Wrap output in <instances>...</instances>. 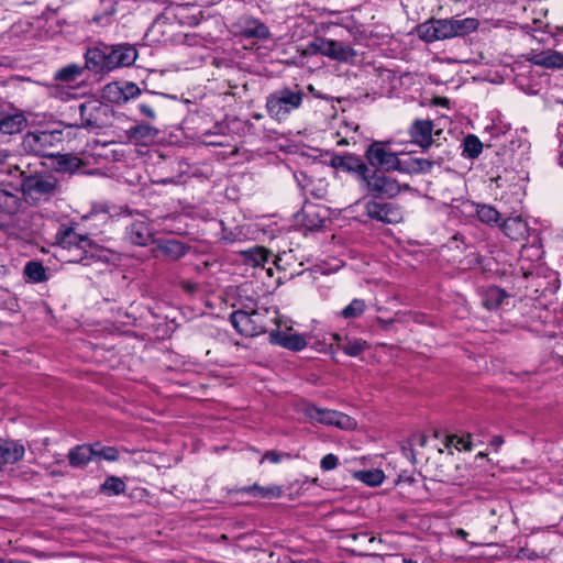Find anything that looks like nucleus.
Masks as SVG:
<instances>
[{
	"instance_id": "6",
	"label": "nucleus",
	"mask_w": 563,
	"mask_h": 563,
	"mask_svg": "<svg viewBox=\"0 0 563 563\" xmlns=\"http://www.w3.org/2000/svg\"><path fill=\"white\" fill-rule=\"evenodd\" d=\"M306 51L310 55L325 56L339 63H353L357 56L356 51L351 45L321 36L309 42Z\"/></svg>"
},
{
	"instance_id": "45",
	"label": "nucleus",
	"mask_w": 563,
	"mask_h": 563,
	"mask_svg": "<svg viewBox=\"0 0 563 563\" xmlns=\"http://www.w3.org/2000/svg\"><path fill=\"white\" fill-rule=\"evenodd\" d=\"M81 167L80 158L71 155H63L57 161V170L73 174Z\"/></svg>"
},
{
	"instance_id": "2",
	"label": "nucleus",
	"mask_w": 563,
	"mask_h": 563,
	"mask_svg": "<svg viewBox=\"0 0 563 563\" xmlns=\"http://www.w3.org/2000/svg\"><path fill=\"white\" fill-rule=\"evenodd\" d=\"M519 287H525V292L516 295L520 298H529L537 301L539 306H547L549 298L560 288V279L556 272H553L541 264L533 269L522 272L518 278Z\"/></svg>"
},
{
	"instance_id": "41",
	"label": "nucleus",
	"mask_w": 563,
	"mask_h": 563,
	"mask_svg": "<svg viewBox=\"0 0 563 563\" xmlns=\"http://www.w3.org/2000/svg\"><path fill=\"white\" fill-rule=\"evenodd\" d=\"M100 490L107 496H118L125 492V484L117 476H109L101 485Z\"/></svg>"
},
{
	"instance_id": "9",
	"label": "nucleus",
	"mask_w": 563,
	"mask_h": 563,
	"mask_svg": "<svg viewBox=\"0 0 563 563\" xmlns=\"http://www.w3.org/2000/svg\"><path fill=\"white\" fill-rule=\"evenodd\" d=\"M362 185L367 195L375 199H390L401 191L400 184L383 170L368 169V174L363 178Z\"/></svg>"
},
{
	"instance_id": "60",
	"label": "nucleus",
	"mask_w": 563,
	"mask_h": 563,
	"mask_svg": "<svg viewBox=\"0 0 563 563\" xmlns=\"http://www.w3.org/2000/svg\"><path fill=\"white\" fill-rule=\"evenodd\" d=\"M0 563H29L27 561L22 560H12V559H2L0 558Z\"/></svg>"
},
{
	"instance_id": "35",
	"label": "nucleus",
	"mask_w": 563,
	"mask_h": 563,
	"mask_svg": "<svg viewBox=\"0 0 563 563\" xmlns=\"http://www.w3.org/2000/svg\"><path fill=\"white\" fill-rule=\"evenodd\" d=\"M541 255V246L537 245L534 242L531 245H522L519 257L521 272L533 269L538 264L530 263L525 265V263L531 261L532 258L540 260Z\"/></svg>"
},
{
	"instance_id": "53",
	"label": "nucleus",
	"mask_w": 563,
	"mask_h": 563,
	"mask_svg": "<svg viewBox=\"0 0 563 563\" xmlns=\"http://www.w3.org/2000/svg\"><path fill=\"white\" fill-rule=\"evenodd\" d=\"M133 132L137 137H154L158 133L155 128L145 124L136 125Z\"/></svg>"
},
{
	"instance_id": "18",
	"label": "nucleus",
	"mask_w": 563,
	"mask_h": 563,
	"mask_svg": "<svg viewBox=\"0 0 563 563\" xmlns=\"http://www.w3.org/2000/svg\"><path fill=\"white\" fill-rule=\"evenodd\" d=\"M297 222L307 230L313 231L323 227L325 210L313 203H305L300 212L296 214Z\"/></svg>"
},
{
	"instance_id": "12",
	"label": "nucleus",
	"mask_w": 563,
	"mask_h": 563,
	"mask_svg": "<svg viewBox=\"0 0 563 563\" xmlns=\"http://www.w3.org/2000/svg\"><path fill=\"white\" fill-rule=\"evenodd\" d=\"M155 230L151 220L144 214L130 217L124 224V241L134 246H146L154 242Z\"/></svg>"
},
{
	"instance_id": "16",
	"label": "nucleus",
	"mask_w": 563,
	"mask_h": 563,
	"mask_svg": "<svg viewBox=\"0 0 563 563\" xmlns=\"http://www.w3.org/2000/svg\"><path fill=\"white\" fill-rule=\"evenodd\" d=\"M365 213L372 220L384 223H399L402 220L401 209L391 202L368 200L365 203Z\"/></svg>"
},
{
	"instance_id": "38",
	"label": "nucleus",
	"mask_w": 563,
	"mask_h": 563,
	"mask_svg": "<svg viewBox=\"0 0 563 563\" xmlns=\"http://www.w3.org/2000/svg\"><path fill=\"white\" fill-rule=\"evenodd\" d=\"M462 146H463V151H462L463 157L471 158V159L477 158L481 155L482 150H483V143L474 134L466 135L463 140Z\"/></svg>"
},
{
	"instance_id": "64",
	"label": "nucleus",
	"mask_w": 563,
	"mask_h": 563,
	"mask_svg": "<svg viewBox=\"0 0 563 563\" xmlns=\"http://www.w3.org/2000/svg\"><path fill=\"white\" fill-rule=\"evenodd\" d=\"M559 313L560 317H555V319H558L559 321H563V305L561 306Z\"/></svg>"
},
{
	"instance_id": "15",
	"label": "nucleus",
	"mask_w": 563,
	"mask_h": 563,
	"mask_svg": "<svg viewBox=\"0 0 563 563\" xmlns=\"http://www.w3.org/2000/svg\"><path fill=\"white\" fill-rule=\"evenodd\" d=\"M57 140L55 132L51 131H34L29 132L23 137V148L36 156H52L51 148Z\"/></svg>"
},
{
	"instance_id": "10",
	"label": "nucleus",
	"mask_w": 563,
	"mask_h": 563,
	"mask_svg": "<svg viewBox=\"0 0 563 563\" xmlns=\"http://www.w3.org/2000/svg\"><path fill=\"white\" fill-rule=\"evenodd\" d=\"M365 158L375 170L400 172L402 158L393 152L388 142L374 141L365 151Z\"/></svg>"
},
{
	"instance_id": "49",
	"label": "nucleus",
	"mask_w": 563,
	"mask_h": 563,
	"mask_svg": "<svg viewBox=\"0 0 563 563\" xmlns=\"http://www.w3.org/2000/svg\"><path fill=\"white\" fill-rule=\"evenodd\" d=\"M448 445H453L459 451H470L472 449L471 435H452L449 438Z\"/></svg>"
},
{
	"instance_id": "63",
	"label": "nucleus",
	"mask_w": 563,
	"mask_h": 563,
	"mask_svg": "<svg viewBox=\"0 0 563 563\" xmlns=\"http://www.w3.org/2000/svg\"><path fill=\"white\" fill-rule=\"evenodd\" d=\"M417 441L419 442V444H420L421 446H423V445L426 444V438H424L423 435H419V437L417 438Z\"/></svg>"
},
{
	"instance_id": "21",
	"label": "nucleus",
	"mask_w": 563,
	"mask_h": 563,
	"mask_svg": "<svg viewBox=\"0 0 563 563\" xmlns=\"http://www.w3.org/2000/svg\"><path fill=\"white\" fill-rule=\"evenodd\" d=\"M269 342L295 352L302 351L308 345L305 335L286 333L279 330H272L269 332Z\"/></svg>"
},
{
	"instance_id": "37",
	"label": "nucleus",
	"mask_w": 563,
	"mask_h": 563,
	"mask_svg": "<svg viewBox=\"0 0 563 563\" xmlns=\"http://www.w3.org/2000/svg\"><path fill=\"white\" fill-rule=\"evenodd\" d=\"M534 63L547 68H563V54L555 51L542 52L534 56Z\"/></svg>"
},
{
	"instance_id": "34",
	"label": "nucleus",
	"mask_w": 563,
	"mask_h": 563,
	"mask_svg": "<svg viewBox=\"0 0 563 563\" xmlns=\"http://www.w3.org/2000/svg\"><path fill=\"white\" fill-rule=\"evenodd\" d=\"M451 23H452V27H453V31H452L453 37L464 36L470 33H473L479 26V22L475 18H464V19L451 18Z\"/></svg>"
},
{
	"instance_id": "27",
	"label": "nucleus",
	"mask_w": 563,
	"mask_h": 563,
	"mask_svg": "<svg viewBox=\"0 0 563 563\" xmlns=\"http://www.w3.org/2000/svg\"><path fill=\"white\" fill-rule=\"evenodd\" d=\"M24 446L14 441L0 439V467L19 462L24 455Z\"/></svg>"
},
{
	"instance_id": "57",
	"label": "nucleus",
	"mask_w": 563,
	"mask_h": 563,
	"mask_svg": "<svg viewBox=\"0 0 563 563\" xmlns=\"http://www.w3.org/2000/svg\"><path fill=\"white\" fill-rule=\"evenodd\" d=\"M139 110L142 114H144L145 117L150 118V119H154L155 118V112L154 110L152 109L151 106L146 104V103H140L139 104Z\"/></svg>"
},
{
	"instance_id": "19",
	"label": "nucleus",
	"mask_w": 563,
	"mask_h": 563,
	"mask_svg": "<svg viewBox=\"0 0 563 563\" xmlns=\"http://www.w3.org/2000/svg\"><path fill=\"white\" fill-rule=\"evenodd\" d=\"M432 131H433V123L430 120H422V119H416L409 130V136L411 139V142L418 146H420L422 150H427L432 144Z\"/></svg>"
},
{
	"instance_id": "55",
	"label": "nucleus",
	"mask_w": 563,
	"mask_h": 563,
	"mask_svg": "<svg viewBox=\"0 0 563 563\" xmlns=\"http://www.w3.org/2000/svg\"><path fill=\"white\" fill-rule=\"evenodd\" d=\"M556 137L559 140V145H558L559 164L563 167V124H560L558 126Z\"/></svg>"
},
{
	"instance_id": "3",
	"label": "nucleus",
	"mask_w": 563,
	"mask_h": 563,
	"mask_svg": "<svg viewBox=\"0 0 563 563\" xmlns=\"http://www.w3.org/2000/svg\"><path fill=\"white\" fill-rule=\"evenodd\" d=\"M86 66L95 73L110 71L119 67L131 66L136 57V49L130 44L98 45L86 54Z\"/></svg>"
},
{
	"instance_id": "43",
	"label": "nucleus",
	"mask_w": 563,
	"mask_h": 563,
	"mask_svg": "<svg viewBox=\"0 0 563 563\" xmlns=\"http://www.w3.org/2000/svg\"><path fill=\"white\" fill-rule=\"evenodd\" d=\"M366 309V303L363 299H353L345 308L340 312V316L344 319H355L361 317Z\"/></svg>"
},
{
	"instance_id": "31",
	"label": "nucleus",
	"mask_w": 563,
	"mask_h": 563,
	"mask_svg": "<svg viewBox=\"0 0 563 563\" xmlns=\"http://www.w3.org/2000/svg\"><path fill=\"white\" fill-rule=\"evenodd\" d=\"M118 2L119 0H100V11L92 16L91 22L101 26L110 24L117 13Z\"/></svg>"
},
{
	"instance_id": "47",
	"label": "nucleus",
	"mask_w": 563,
	"mask_h": 563,
	"mask_svg": "<svg viewBox=\"0 0 563 563\" xmlns=\"http://www.w3.org/2000/svg\"><path fill=\"white\" fill-rule=\"evenodd\" d=\"M81 73V67L73 64L59 69L56 73L55 78L64 82H73L80 77Z\"/></svg>"
},
{
	"instance_id": "48",
	"label": "nucleus",
	"mask_w": 563,
	"mask_h": 563,
	"mask_svg": "<svg viewBox=\"0 0 563 563\" xmlns=\"http://www.w3.org/2000/svg\"><path fill=\"white\" fill-rule=\"evenodd\" d=\"M103 97L114 103H124V97L119 82H110L103 88Z\"/></svg>"
},
{
	"instance_id": "50",
	"label": "nucleus",
	"mask_w": 563,
	"mask_h": 563,
	"mask_svg": "<svg viewBox=\"0 0 563 563\" xmlns=\"http://www.w3.org/2000/svg\"><path fill=\"white\" fill-rule=\"evenodd\" d=\"M269 257L271 253L263 247H256L251 252V258L256 266L264 265L266 262H268Z\"/></svg>"
},
{
	"instance_id": "28",
	"label": "nucleus",
	"mask_w": 563,
	"mask_h": 563,
	"mask_svg": "<svg viewBox=\"0 0 563 563\" xmlns=\"http://www.w3.org/2000/svg\"><path fill=\"white\" fill-rule=\"evenodd\" d=\"M240 493L249 494L256 498L263 499H276L283 496L284 490L282 486L278 485H267L261 486L258 484H253L250 486H244L239 489Z\"/></svg>"
},
{
	"instance_id": "29",
	"label": "nucleus",
	"mask_w": 563,
	"mask_h": 563,
	"mask_svg": "<svg viewBox=\"0 0 563 563\" xmlns=\"http://www.w3.org/2000/svg\"><path fill=\"white\" fill-rule=\"evenodd\" d=\"M434 161H428L427 158H418L406 156L402 158L400 173L404 174H420L429 173L434 167Z\"/></svg>"
},
{
	"instance_id": "5",
	"label": "nucleus",
	"mask_w": 563,
	"mask_h": 563,
	"mask_svg": "<svg viewBox=\"0 0 563 563\" xmlns=\"http://www.w3.org/2000/svg\"><path fill=\"white\" fill-rule=\"evenodd\" d=\"M305 92L298 86L283 87L266 97L265 109L271 119L285 122L303 102Z\"/></svg>"
},
{
	"instance_id": "33",
	"label": "nucleus",
	"mask_w": 563,
	"mask_h": 563,
	"mask_svg": "<svg viewBox=\"0 0 563 563\" xmlns=\"http://www.w3.org/2000/svg\"><path fill=\"white\" fill-rule=\"evenodd\" d=\"M369 166L358 156L345 154L343 170L354 173L362 183L363 178L368 174Z\"/></svg>"
},
{
	"instance_id": "52",
	"label": "nucleus",
	"mask_w": 563,
	"mask_h": 563,
	"mask_svg": "<svg viewBox=\"0 0 563 563\" xmlns=\"http://www.w3.org/2000/svg\"><path fill=\"white\" fill-rule=\"evenodd\" d=\"M338 465L339 459L332 453L325 454L320 462V467L325 472L334 470Z\"/></svg>"
},
{
	"instance_id": "36",
	"label": "nucleus",
	"mask_w": 563,
	"mask_h": 563,
	"mask_svg": "<svg viewBox=\"0 0 563 563\" xmlns=\"http://www.w3.org/2000/svg\"><path fill=\"white\" fill-rule=\"evenodd\" d=\"M525 196L523 187L519 184H511L507 190H503L499 195L500 201L509 205L512 209L519 206Z\"/></svg>"
},
{
	"instance_id": "24",
	"label": "nucleus",
	"mask_w": 563,
	"mask_h": 563,
	"mask_svg": "<svg viewBox=\"0 0 563 563\" xmlns=\"http://www.w3.org/2000/svg\"><path fill=\"white\" fill-rule=\"evenodd\" d=\"M154 243L156 250L172 261H177L189 252L188 245L175 239H157Z\"/></svg>"
},
{
	"instance_id": "25",
	"label": "nucleus",
	"mask_w": 563,
	"mask_h": 563,
	"mask_svg": "<svg viewBox=\"0 0 563 563\" xmlns=\"http://www.w3.org/2000/svg\"><path fill=\"white\" fill-rule=\"evenodd\" d=\"M25 122V117L22 113L0 110V134L11 135L19 133L24 128Z\"/></svg>"
},
{
	"instance_id": "8",
	"label": "nucleus",
	"mask_w": 563,
	"mask_h": 563,
	"mask_svg": "<svg viewBox=\"0 0 563 563\" xmlns=\"http://www.w3.org/2000/svg\"><path fill=\"white\" fill-rule=\"evenodd\" d=\"M21 189L25 200L40 203L49 200L57 190V180L53 175L35 174L22 178Z\"/></svg>"
},
{
	"instance_id": "42",
	"label": "nucleus",
	"mask_w": 563,
	"mask_h": 563,
	"mask_svg": "<svg viewBox=\"0 0 563 563\" xmlns=\"http://www.w3.org/2000/svg\"><path fill=\"white\" fill-rule=\"evenodd\" d=\"M476 214L481 222L489 225L497 224L500 219V213L488 205H477Z\"/></svg>"
},
{
	"instance_id": "56",
	"label": "nucleus",
	"mask_w": 563,
	"mask_h": 563,
	"mask_svg": "<svg viewBox=\"0 0 563 563\" xmlns=\"http://www.w3.org/2000/svg\"><path fill=\"white\" fill-rule=\"evenodd\" d=\"M448 157V153L445 151H442L440 154H435L434 152H432L428 157L427 159L428 161H434V166H441L445 158Z\"/></svg>"
},
{
	"instance_id": "20",
	"label": "nucleus",
	"mask_w": 563,
	"mask_h": 563,
	"mask_svg": "<svg viewBox=\"0 0 563 563\" xmlns=\"http://www.w3.org/2000/svg\"><path fill=\"white\" fill-rule=\"evenodd\" d=\"M511 126L508 122L505 121L504 117L497 114L492 119V122L484 128V135H487L486 139L488 147H501L505 143L501 142V139L507 136L510 132Z\"/></svg>"
},
{
	"instance_id": "11",
	"label": "nucleus",
	"mask_w": 563,
	"mask_h": 563,
	"mask_svg": "<svg viewBox=\"0 0 563 563\" xmlns=\"http://www.w3.org/2000/svg\"><path fill=\"white\" fill-rule=\"evenodd\" d=\"M76 111L80 118V122L77 125L86 129H103L111 122V109L98 100L81 102Z\"/></svg>"
},
{
	"instance_id": "46",
	"label": "nucleus",
	"mask_w": 563,
	"mask_h": 563,
	"mask_svg": "<svg viewBox=\"0 0 563 563\" xmlns=\"http://www.w3.org/2000/svg\"><path fill=\"white\" fill-rule=\"evenodd\" d=\"M93 449V459L106 460L109 462L117 461L119 459V451L113 446H102L100 443L91 444Z\"/></svg>"
},
{
	"instance_id": "54",
	"label": "nucleus",
	"mask_w": 563,
	"mask_h": 563,
	"mask_svg": "<svg viewBox=\"0 0 563 563\" xmlns=\"http://www.w3.org/2000/svg\"><path fill=\"white\" fill-rule=\"evenodd\" d=\"M283 456H289V455L278 453L277 451H274V450L266 451L261 460V463H263L264 461H268L271 463L277 464L282 461Z\"/></svg>"
},
{
	"instance_id": "4",
	"label": "nucleus",
	"mask_w": 563,
	"mask_h": 563,
	"mask_svg": "<svg viewBox=\"0 0 563 563\" xmlns=\"http://www.w3.org/2000/svg\"><path fill=\"white\" fill-rule=\"evenodd\" d=\"M268 308H258L254 302L243 305L242 308L230 314V321L233 328L241 335L256 336L268 330L269 323L275 321V316L268 318Z\"/></svg>"
},
{
	"instance_id": "17",
	"label": "nucleus",
	"mask_w": 563,
	"mask_h": 563,
	"mask_svg": "<svg viewBox=\"0 0 563 563\" xmlns=\"http://www.w3.org/2000/svg\"><path fill=\"white\" fill-rule=\"evenodd\" d=\"M236 27L239 34L245 38L266 41L272 36L268 26L264 22L250 15L241 16Z\"/></svg>"
},
{
	"instance_id": "7",
	"label": "nucleus",
	"mask_w": 563,
	"mask_h": 563,
	"mask_svg": "<svg viewBox=\"0 0 563 563\" xmlns=\"http://www.w3.org/2000/svg\"><path fill=\"white\" fill-rule=\"evenodd\" d=\"M301 413L310 423H319L328 427H335L341 430H354L356 421L338 410L321 408L311 402L303 404Z\"/></svg>"
},
{
	"instance_id": "14",
	"label": "nucleus",
	"mask_w": 563,
	"mask_h": 563,
	"mask_svg": "<svg viewBox=\"0 0 563 563\" xmlns=\"http://www.w3.org/2000/svg\"><path fill=\"white\" fill-rule=\"evenodd\" d=\"M451 19H431L417 26L420 40L432 43L453 37Z\"/></svg>"
},
{
	"instance_id": "61",
	"label": "nucleus",
	"mask_w": 563,
	"mask_h": 563,
	"mask_svg": "<svg viewBox=\"0 0 563 563\" xmlns=\"http://www.w3.org/2000/svg\"><path fill=\"white\" fill-rule=\"evenodd\" d=\"M456 536H459L462 539H465L467 537V532L465 530H463V529H457L456 530Z\"/></svg>"
},
{
	"instance_id": "1",
	"label": "nucleus",
	"mask_w": 563,
	"mask_h": 563,
	"mask_svg": "<svg viewBox=\"0 0 563 563\" xmlns=\"http://www.w3.org/2000/svg\"><path fill=\"white\" fill-rule=\"evenodd\" d=\"M55 243L69 254L68 262L90 265L103 258L102 247L88 234L78 233L74 225H59L55 234Z\"/></svg>"
},
{
	"instance_id": "40",
	"label": "nucleus",
	"mask_w": 563,
	"mask_h": 563,
	"mask_svg": "<svg viewBox=\"0 0 563 563\" xmlns=\"http://www.w3.org/2000/svg\"><path fill=\"white\" fill-rule=\"evenodd\" d=\"M354 477L368 486H378L383 483L385 475L380 470L358 471Z\"/></svg>"
},
{
	"instance_id": "32",
	"label": "nucleus",
	"mask_w": 563,
	"mask_h": 563,
	"mask_svg": "<svg viewBox=\"0 0 563 563\" xmlns=\"http://www.w3.org/2000/svg\"><path fill=\"white\" fill-rule=\"evenodd\" d=\"M118 2L119 0H100V11L92 16L91 22L101 26L110 24L117 13Z\"/></svg>"
},
{
	"instance_id": "22",
	"label": "nucleus",
	"mask_w": 563,
	"mask_h": 563,
	"mask_svg": "<svg viewBox=\"0 0 563 563\" xmlns=\"http://www.w3.org/2000/svg\"><path fill=\"white\" fill-rule=\"evenodd\" d=\"M479 296L483 306L488 310H497L504 305H508V299L510 297L506 290L497 286L483 287L479 290Z\"/></svg>"
},
{
	"instance_id": "23",
	"label": "nucleus",
	"mask_w": 563,
	"mask_h": 563,
	"mask_svg": "<svg viewBox=\"0 0 563 563\" xmlns=\"http://www.w3.org/2000/svg\"><path fill=\"white\" fill-rule=\"evenodd\" d=\"M21 206L18 190L10 184L0 183V214L12 216Z\"/></svg>"
},
{
	"instance_id": "59",
	"label": "nucleus",
	"mask_w": 563,
	"mask_h": 563,
	"mask_svg": "<svg viewBox=\"0 0 563 563\" xmlns=\"http://www.w3.org/2000/svg\"><path fill=\"white\" fill-rule=\"evenodd\" d=\"M504 444V438L501 435H495L493 437V439L490 440V445L492 446H495L496 449H498L499 446H501Z\"/></svg>"
},
{
	"instance_id": "62",
	"label": "nucleus",
	"mask_w": 563,
	"mask_h": 563,
	"mask_svg": "<svg viewBox=\"0 0 563 563\" xmlns=\"http://www.w3.org/2000/svg\"><path fill=\"white\" fill-rule=\"evenodd\" d=\"M496 183H497V187L498 188H500V189L504 188L505 180H504V178L501 176L497 177Z\"/></svg>"
},
{
	"instance_id": "30",
	"label": "nucleus",
	"mask_w": 563,
	"mask_h": 563,
	"mask_svg": "<svg viewBox=\"0 0 563 563\" xmlns=\"http://www.w3.org/2000/svg\"><path fill=\"white\" fill-rule=\"evenodd\" d=\"M93 460V449L91 444L77 445L68 453L69 465L73 467H85Z\"/></svg>"
},
{
	"instance_id": "51",
	"label": "nucleus",
	"mask_w": 563,
	"mask_h": 563,
	"mask_svg": "<svg viewBox=\"0 0 563 563\" xmlns=\"http://www.w3.org/2000/svg\"><path fill=\"white\" fill-rule=\"evenodd\" d=\"M124 102L131 98H135L141 93L140 88L134 82H124L121 85Z\"/></svg>"
},
{
	"instance_id": "13",
	"label": "nucleus",
	"mask_w": 563,
	"mask_h": 563,
	"mask_svg": "<svg viewBox=\"0 0 563 563\" xmlns=\"http://www.w3.org/2000/svg\"><path fill=\"white\" fill-rule=\"evenodd\" d=\"M526 133V129L516 131L510 135V139L507 140V143L501 145L497 154L503 155L505 161L519 165L529 161L531 144L525 136Z\"/></svg>"
},
{
	"instance_id": "26",
	"label": "nucleus",
	"mask_w": 563,
	"mask_h": 563,
	"mask_svg": "<svg viewBox=\"0 0 563 563\" xmlns=\"http://www.w3.org/2000/svg\"><path fill=\"white\" fill-rule=\"evenodd\" d=\"M503 232L515 241L525 240L529 235L528 223L520 217H510L501 224Z\"/></svg>"
},
{
	"instance_id": "58",
	"label": "nucleus",
	"mask_w": 563,
	"mask_h": 563,
	"mask_svg": "<svg viewBox=\"0 0 563 563\" xmlns=\"http://www.w3.org/2000/svg\"><path fill=\"white\" fill-rule=\"evenodd\" d=\"M344 158H345V155H334L332 158H331V165L336 168V169H341L343 170V166H344Z\"/></svg>"
},
{
	"instance_id": "44",
	"label": "nucleus",
	"mask_w": 563,
	"mask_h": 563,
	"mask_svg": "<svg viewBox=\"0 0 563 563\" xmlns=\"http://www.w3.org/2000/svg\"><path fill=\"white\" fill-rule=\"evenodd\" d=\"M340 350H342L346 355L356 357L362 354L367 347L366 341L362 339H349L343 344H341Z\"/></svg>"
},
{
	"instance_id": "39",
	"label": "nucleus",
	"mask_w": 563,
	"mask_h": 563,
	"mask_svg": "<svg viewBox=\"0 0 563 563\" xmlns=\"http://www.w3.org/2000/svg\"><path fill=\"white\" fill-rule=\"evenodd\" d=\"M24 275L32 283H42L46 280V269L41 262L31 261L24 267Z\"/></svg>"
}]
</instances>
